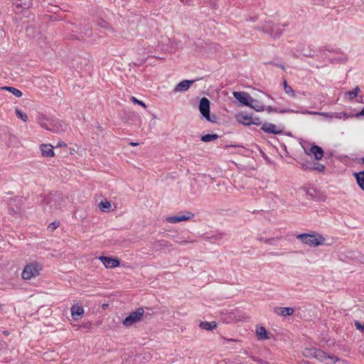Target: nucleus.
<instances>
[{
    "label": "nucleus",
    "instance_id": "f257e3e1",
    "mask_svg": "<svg viewBox=\"0 0 364 364\" xmlns=\"http://www.w3.org/2000/svg\"><path fill=\"white\" fill-rule=\"evenodd\" d=\"M304 355L306 357H313L326 364H333L338 361V358L334 355H330L321 349L305 348Z\"/></svg>",
    "mask_w": 364,
    "mask_h": 364
},
{
    "label": "nucleus",
    "instance_id": "f03ea898",
    "mask_svg": "<svg viewBox=\"0 0 364 364\" xmlns=\"http://www.w3.org/2000/svg\"><path fill=\"white\" fill-rule=\"evenodd\" d=\"M43 269L41 263L34 261L27 264L21 273V277L25 280H29L40 274V272Z\"/></svg>",
    "mask_w": 364,
    "mask_h": 364
},
{
    "label": "nucleus",
    "instance_id": "7ed1b4c3",
    "mask_svg": "<svg viewBox=\"0 0 364 364\" xmlns=\"http://www.w3.org/2000/svg\"><path fill=\"white\" fill-rule=\"evenodd\" d=\"M297 238L300 239L301 242L308 245L310 247H316L323 245L324 238L320 235H309V234H300L297 235Z\"/></svg>",
    "mask_w": 364,
    "mask_h": 364
},
{
    "label": "nucleus",
    "instance_id": "20e7f679",
    "mask_svg": "<svg viewBox=\"0 0 364 364\" xmlns=\"http://www.w3.org/2000/svg\"><path fill=\"white\" fill-rule=\"evenodd\" d=\"M199 110L205 119L210 122H217V117L215 115H210V101L206 97H203L200 100Z\"/></svg>",
    "mask_w": 364,
    "mask_h": 364
},
{
    "label": "nucleus",
    "instance_id": "39448f33",
    "mask_svg": "<svg viewBox=\"0 0 364 364\" xmlns=\"http://www.w3.org/2000/svg\"><path fill=\"white\" fill-rule=\"evenodd\" d=\"M143 308H139L135 311L132 312L128 316H127L122 321L123 325L125 326H130L134 323L139 321L144 314Z\"/></svg>",
    "mask_w": 364,
    "mask_h": 364
},
{
    "label": "nucleus",
    "instance_id": "423d86ee",
    "mask_svg": "<svg viewBox=\"0 0 364 364\" xmlns=\"http://www.w3.org/2000/svg\"><path fill=\"white\" fill-rule=\"evenodd\" d=\"M233 96L242 105L246 106L250 105L254 102L252 98L248 93L245 92H233Z\"/></svg>",
    "mask_w": 364,
    "mask_h": 364
},
{
    "label": "nucleus",
    "instance_id": "0eeeda50",
    "mask_svg": "<svg viewBox=\"0 0 364 364\" xmlns=\"http://www.w3.org/2000/svg\"><path fill=\"white\" fill-rule=\"evenodd\" d=\"M264 132L269 134H279L282 132V129L272 123H264L261 128Z\"/></svg>",
    "mask_w": 364,
    "mask_h": 364
},
{
    "label": "nucleus",
    "instance_id": "6e6552de",
    "mask_svg": "<svg viewBox=\"0 0 364 364\" xmlns=\"http://www.w3.org/2000/svg\"><path fill=\"white\" fill-rule=\"evenodd\" d=\"M99 259L107 268H114L119 265V262L117 259L105 256H101Z\"/></svg>",
    "mask_w": 364,
    "mask_h": 364
},
{
    "label": "nucleus",
    "instance_id": "1a4fd4ad",
    "mask_svg": "<svg viewBox=\"0 0 364 364\" xmlns=\"http://www.w3.org/2000/svg\"><path fill=\"white\" fill-rule=\"evenodd\" d=\"M193 214L188 212L186 215H180L176 216H171L166 218V220L170 223H176L182 221H186L191 219Z\"/></svg>",
    "mask_w": 364,
    "mask_h": 364
},
{
    "label": "nucleus",
    "instance_id": "9d476101",
    "mask_svg": "<svg viewBox=\"0 0 364 364\" xmlns=\"http://www.w3.org/2000/svg\"><path fill=\"white\" fill-rule=\"evenodd\" d=\"M194 82L195 80H183L176 85L173 89V92L175 93L185 92L189 89L191 85H193Z\"/></svg>",
    "mask_w": 364,
    "mask_h": 364
},
{
    "label": "nucleus",
    "instance_id": "9b49d317",
    "mask_svg": "<svg viewBox=\"0 0 364 364\" xmlns=\"http://www.w3.org/2000/svg\"><path fill=\"white\" fill-rule=\"evenodd\" d=\"M40 150L43 156L53 157L55 155L53 146L51 144H41L40 146Z\"/></svg>",
    "mask_w": 364,
    "mask_h": 364
},
{
    "label": "nucleus",
    "instance_id": "f8f14e48",
    "mask_svg": "<svg viewBox=\"0 0 364 364\" xmlns=\"http://www.w3.org/2000/svg\"><path fill=\"white\" fill-rule=\"evenodd\" d=\"M71 315L75 320H77L84 314V309L81 305L75 304L71 307Z\"/></svg>",
    "mask_w": 364,
    "mask_h": 364
},
{
    "label": "nucleus",
    "instance_id": "ddd939ff",
    "mask_svg": "<svg viewBox=\"0 0 364 364\" xmlns=\"http://www.w3.org/2000/svg\"><path fill=\"white\" fill-rule=\"evenodd\" d=\"M274 312L282 316H291L294 314V311L291 307H279L277 306L274 309Z\"/></svg>",
    "mask_w": 364,
    "mask_h": 364
},
{
    "label": "nucleus",
    "instance_id": "4468645a",
    "mask_svg": "<svg viewBox=\"0 0 364 364\" xmlns=\"http://www.w3.org/2000/svg\"><path fill=\"white\" fill-rule=\"evenodd\" d=\"M309 152L314 156L316 160H320L323 156V150L318 145L311 146Z\"/></svg>",
    "mask_w": 364,
    "mask_h": 364
},
{
    "label": "nucleus",
    "instance_id": "2eb2a0df",
    "mask_svg": "<svg viewBox=\"0 0 364 364\" xmlns=\"http://www.w3.org/2000/svg\"><path fill=\"white\" fill-rule=\"evenodd\" d=\"M251 117H249L247 114H244L242 113H240L236 115V119L240 124H242L245 126L251 125Z\"/></svg>",
    "mask_w": 364,
    "mask_h": 364
},
{
    "label": "nucleus",
    "instance_id": "dca6fc26",
    "mask_svg": "<svg viewBox=\"0 0 364 364\" xmlns=\"http://www.w3.org/2000/svg\"><path fill=\"white\" fill-rule=\"evenodd\" d=\"M265 31L269 33L274 38H278L281 36L282 31L279 28L278 26H274L273 27H264Z\"/></svg>",
    "mask_w": 364,
    "mask_h": 364
},
{
    "label": "nucleus",
    "instance_id": "f3484780",
    "mask_svg": "<svg viewBox=\"0 0 364 364\" xmlns=\"http://www.w3.org/2000/svg\"><path fill=\"white\" fill-rule=\"evenodd\" d=\"M356 181L359 187L364 191V171L358 173H354Z\"/></svg>",
    "mask_w": 364,
    "mask_h": 364
},
{
    "label": "nucleus",
    "instance_id": "a211bd4d",
    "mask_svg": "<svg viewBox=\"0 0 364 364\" xmlns=\"http://www.w3.org/2000/svg\"><path fill=\"white\" fill-rule=\"evenodd\" d=\"M199 326L202 329L211 331L216 328L217 323L215 321H211V322L202 321L200 323Z\"/></svg>",
    "mask_w": 364,
    "mask_h": 364
},
{
    "label": "nucleus",
    "instance_id": "6ab92c4d",
    "mask_svg": "<svg viewBox=\"0 0 364 364\" xmlns=\"http://www.w3.org/2000/svg\"><path fill=\"white\" fill-rule=\"evenodd\" d=\"M1 90H8L9 92L12 93L14 96H16L17 97H20L22 96L21 91L15 87H13L5 86V87H2Z\"/></svg>",
    "mask_w": 364,
    "mask_h": 364
},
{
    "label": "nucleus",
    "instance_id": "aec40b11",
    "mask_svg": "<svg viewBox=\"0 0 364 364\" xmlns=\"http://www.w3.org/2000/svg\"><path fill=\"white\" fill-rule=\"evenodd\" d=\"M248 107L252 108L257 112H262L264 110V106L262 103L254 99V102H252Z\"/></svg>",
    "mask_w": 364,
    "mask_h": 364
},
{
    "label": "nucleus",
    "instance_id": "412c9836",
    "mask_svg": "<svg viewBox=\"0 0 364 364\" xmlns=\"http://www.w3.org/2000/svg\"><path fill=\"white\" fill-rule=\"evenodd\" d=\"M219 136L217 134H208L201 136V141L204 142H210L218 139Z\"/></svg>",
    "mask_w": 364,
    "mask_h": 364
},
{
    "label": "nucleus",
    "instance_id": "4be33fe9",
    "mask_svg": "<svg viewBox=\"0 0 364 364\" xmlns=\"http://www.w3.org/2000/svg\"><path fill=\"white\" fill-rule=\"evenodd\" d=\"M16 7L19 8H28L31 5V0H15Z\"/></svg>",
    "mask_w": 364,
    "mask_h": 364
},
{
    "label": "nucleus",
    "instance_id": "5701e85b",
    "mask_svg": "<svg viewBox=\"0 0 364 364\" xmlns=\"http://www.w3.org/2000/svg\"><path fill=\"white\" fill-rule=\"evenodd\" d=\"M257 336L259 339L263 340V339L268 338L267 331L262 326H261V327L257 328Z\"/></svg>",
    "mask_w": 364,
    "mask_h": 364
},
{
    "label": "nucleus",
    "instance_id": "b1692460",
    "mask_svg": "<svg viewBox=\"0 0 364 364\" xmlns=\"http://www.w3.org/2000/svg\"><path fill=\"white\" fill-rule=\"evenodd\" d=\"M98 206L102 211L107 212L111 208V203L107 200H102L99 203Z\"/></svg>",
    "mask_w": 364,
    "mask_h": 364
},
{
    "label": "nucleus",
    "instance_id": "393cba45",
    "mask_svg": "<svg viewBox=\"0 0 364 364\" xmlns=\"http://www.w3.org/2000/svg\"><path fill=\"white\" fill-rule=\"evenodd\" d=\"M97 24L101 28L113 31L112 28L109 25L107 22H106L103 19H99L97 21Z\"/></svg>",
    "mask_w": 364,
    "mask_h": 364
},
{
    "label": "nucleus",
    "instance_id": "a878e982",
    "mask_svg": "<svg viewBox=\"0 0 364 364\" xmlns=\"http://www.w3.org/2000/svg\"><path fill=\"white\" fill-rule=\"evenodd\" d=\"M359 92H360V88H359L358 86H356L353 89V90L347 92V95L348 96V99L350 100H353L358 95Z\"/></svg>",
    "mask_w": 364,
    "mask_h": 364
},
{
    "label": "nucleus",
    "instance_id": "bb28decb",
    "mask_svg": "<svg viewBox=\"0 0 364 364\" xmlns=\"http://www.w3.org/2000/svg\"><path fill=\"white\" fill-rule=\"evenodd\" d=\"M16 116L20 118L21 119H22L23 122H27L28 121V116L26 113L23 112L22 111H21L20 109H16Z\"/></svg>",
    "mask_w": 364,
    "mask_h": 364
},
{
    "label": "nucleus",
    "instance_id": "cd10ccee",
    "mask_svg": "<svg viewBox=\"0 0 364 364\" xmlns=\"http://www.w3.org/2000/svg\"><path fill=\"white\" fill-rule=\"evenodd\" d=\"M284 90V92L287 94V95H291V97H295V92L294 91V90L292 89V87L291 86H285V89Z\"/></svg>",
    "mask_w": 364,
    "mask_h": 364
},
{
    "label": "nucleus",
    "instance_id": "c85d7f7f",
    "mask_svg": "<svg viewBox=\"0 0 364 364\" xmlns=\"http://www.w3.org/2000/svg\"><path fill=\"white\" fill-rule=\"evenodd\" d=\"M355 326L358 330H360L361 332H364V323H360L356 321H355Z\"/></svg>",
    "mask_w": 364,
    "mask_h": 364
},
{
    "label": "nucleus",
    "instance_id": "c756f323",
    "mask_svg": "<svg viewBox=\"0 0 364 364\" xmlns=\"http://www.w3.org/2000/svg\"><path fill=\"white\" fill-rule=\"evenodd\" d=\"M131 100L134 103V104H138L144 107H146V105L142 102V101H140L139 100H137L135 97H131Z\"/></svg>",
    "mask_w": 364,
    "mask_h": 364
},
{
    "label": "nucleus",
    "instance_id": "7c9ffc66",
    "mask_svg": "<svg viewBox=\"0 0 364 364\" xmlns=\"http://www.w3.org/2000/svg\"><path fill=\"white\" fill-rule=\"evenodd\" d=\"M250 122H251V124H255V125H259L262 124L261 120L258 117H255V118L252 117Z\"/></svg>",
    "mask_w": 364,
    "mask_h": 364
},
{
    "label": "nucleus",
    "instance_id": "2f4dec72",
    "mask_svg": "<svg viewBox=\"0 0 364 364\" xmlns=\"http://www.w3.org/2000/svg\"><path fill=\"white\" fill-rule=\"evenodd\" d=\"M58 226H59V223H58V222H53V223H50V224L48 225V228H50L51 230H55Z\"/></svg>",
    "mask_w": 364,
    "mask_h": 364
},
{
    "label": "nucleus",
    "instance_id": "473e14b6",
    "mask_svg": "<svg viewBox=\"0 0 364 364\" xmlns=\"http://www.w3.org/2000/svg\"><path fill=\"white\" fill-rule=\"evenodd\" d=\"M41 127H44V128H46V129H47L52 130V131H53V132H60V131H63V130L64 129L62 127H60V129H59V128H56V129H50V128H49V127H46V125H44V124H41Z\"/></svg>",
    "mask_w": 364,
    "mask_h": 364
},
{
    "label": "nucleus",
    "instance_id": "72a5a7b5",
    "mask_svg": "<svg viewBox=\"0 0 364 364\" xmlns=\"http://www.w3.org/2000/svg\"><path fill=\"white\" fill-rule=\"evenodd\" d=\"M277 112H279V113H289V112H294V111L290 109H278Z\"/></svg>",
    "mask_w": 364,
    "mask_h": 364
},
{
    "label": "nucleus",
    "instance_id": "f704fd0d",
    "mask_svg": "<svg viewBox=\"0 0 364 364\" xmlns=\"http://www.w3.org/2000/svg\"><path fill=\"white\" fill-rule=\"evenodd\" d=\"M267 111L268 112H278V108H277V107H271V106H269V107L267 108Z\"/></svg>",
    "mask_w": 364,
    "mask_h": 364
},
{
    "label": "nucleus",
    "instance_id": "c9c22d12",
    "mask_svg": "<svg viewBox=\"0 0 364 364\" xmlns=\"http://www.w3.org/2000/svg\"><path fill=\"white\" fill-rule=\"evenodd\" d=\"M316 169L319 172H323L325 170V166L322 164H318V166L316 167Z\"/></svg>",
    "mask_w": 364,
    "mask_h": 364
},
{
    "label": "nucleus",
    "instance_id": "e433bc0d",
    "mask_svg": "<svg viewBox=\"0 0 364 364\" xmlns=\"http://www.w3.org/2000/svg\"><path fill=\"white\" fill-rule=\"evenodd\" d=\"M252 359H253L255 361H257V362L259 363L260 364H268V363H267V362L264 361V360H262V359L258 358H255V357H254Z\"/></svg>",
    "mask_w": 364,
    "mask_h": 364
},
{
    "label": "nucleus",
    "instance_id": "4c0bfd02",
    "mask_svg": "<svg viewBox=\"0 0 364 364\" xmlns=\"http://www.w3.org/2000/svg\"><path fill=\"white\" fill-rule=\"evenodd\" d=\"M343 114L346 118L348 117L347 114L345 112L343 113H334L335 117L341 118V117L340 115Z\"/></svg>",
    "mask_w": 364,
    "mask_h": 364
},
{
    "label": "nucleus",
    "instance_id": "58836bf2",
    "mask_svg": "<svg viewBox=\"0 0 364 364\" xmlns=\"http://www.w3.org/2000/svg\"><path fill=\"white\" fill-rule=\"evenodd\" d=\"M275 65H276L277 67H278V68H279L282 69V70H284V69H285L284 65H282V64H275Z\"/></svg>",
    "mask_w": 364,
    "mask_h": 364
},
{
    "label": "nucleus",
    "instance_id": "ea45409f",
    "mask_svg": "<svg viewBox=\"0 0 364 364\" xmlns=\"http://www.w3.org/2000/svg\"><path fill=\"white\" fill-rule=\"evenodd\" d=\"M358 116H364V107L362 110L358 114Z\"/></svg>",
    "mask_w": 364,
    "mask_h": 364
},
{
    "label": "nucleus",
    "instance_id": "a19ab883",
    "mask_svg": "<svg viewBox=\"0 0 364 364\" xmlns=\"http://www.w3.org/2000/svg\"><path fill=\"white\" fill-rule=\"evenodd\" d=\"M283 85H284V89H285V86H289V85L287 84L286 80L283 81Z\"/></svg>",
    "mask_w": 364,
    "mask_h": 364
},
{
    "label": "nucleus",
    "instance_id": "79ce46f5",
    "mask_svg": "<svg viewBox=\"0 0 364 364\" xmlns=\"http://www.w3.org/2000/svg\"><path fill=\"white\" fill-rule=\"evenodd\" d=\"M130 145H131V146H134L138 145V144H137V143H135V142H131V143H130Z\"/></svg>",
    "mask_w": 364,
    "mask_h": 364
},
{
    "label": "nucleus",
    "instance_id": "37998d69",
    "mask_svg": "<svg viewBox=\"0 0 364 364\" xmlns=\"http://www.w3.org/2000/svg\"><path fill=\"white\" fill-rule=\"evenodd\" d=\"M305 56H312V55L311 53H306V54H304Z\"/></svg>",
    "mask_w": 364,
    "mask_h": 364
},
{
    "label": "nucleus",
    "instance_id": "c03bdc74",
    "mask_svg": "<svg viewBox=\"0 0 364 364\" xmlns=\"http://www.w3.org/2000/svg\"><path fill=\"white\" fill-rule=\"evenodd\" d=\"M272 239H267V240H264L265 242H269Z\"/></svg>",
    "mask_w": 364,
    "mask_h": 364
},
{
    "label": "nucleus",
    "instance_id": "a18cd8bd",
    "mask_svg": "<svg viewBox=\"0 0 364 364\" xmlns=\"http://www.w3.org/2000/svg\"><path fill=\"white\" fill-rule=\"evenodd\" d=\"M4 333L5 335H9V332H8V331H4Z\"/></svg>",
    "mask_w": 364,
    "mask_h": 364
},
{
    "label": "nucleus",
    "instance_id": "49530a36",
    "mask_svg": "<svg viewBox=\"0 0 364 364\" xmlns=\"http://www.w3.org/2000/svg\"><path fill=\"white\" fill-rule=\"evenodd\" d=\"M363 163H364V159H363Z\"/></svg>",
    "mask_w": 364,
    "mask_h": 364
}]
</instances>
